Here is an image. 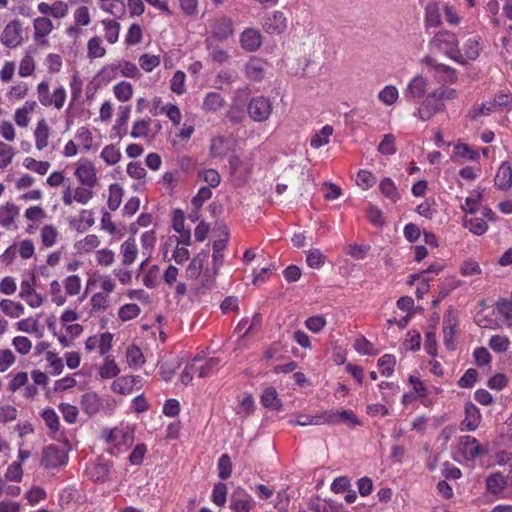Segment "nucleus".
Masks as SVG:
<instances>
[{"mask_svg": "<svg viewBox=\"0 0 512 512\" xmlns=\"http://www.w3.org/2000/svg\"><path fill=\"white\" fill-rule=\"evenodd\" d=\"M433 53H442L459 64H466V61L459 49V41L455 33L448 30L438 31L428 43Z\"/></svg>", "mask_w": 512, "mask_h": 512, "instance_id": "obj_1", "label": "nucleus"}, {"mask_svg": "<svg viewBox=\"0 0 512 512\" xmlns=\"http://www.w3.org/2000/svg\"><path fill=\"white\" fill-rule=\"evenodd\" d=\"M37 97L41 105L45 107H54L60 110L64 107L66 101V89L59 86L50 93L49 83L42 81L37 85Z\"/></svg>", "mask_w": 512, "mask_h": 512, "instance_id": "obj_2", "label": "nucleus"}, {"mask_svg": "<svg viewBox=\"0 0 512 512\" xmlns=\"http://www.w3.org/2000/svg\"><path fill=\"white\" fill-rule=\"evenodd\" d=\"M105 441L118 452H122L132 445L134 441L133 429L126 427H115L110 430L103 431Z\"/></svg>", "mask_w": 512, "mask_h": 512, "instance_id": "obj_3", "label": "nucleus"}, {"mask_svg": "<svg viewBox=\"0 0 512 512\" xmlns=\"http://www.w3.org/2000/svg\"><path fill=\"white\" fill-rule=\"evenodd\" d=\"M210 34L213 42H223L234 34L233 20L226 15H218L210 20Z\"/></svg>", "mask_w": 512, "mask_h": 512, "instance_id": "obj_4", "label": "nucleus"}, {"mask_svg": "<svg viewBox=\"0 0 512 512\" xmlns=\"http://www.w3.org/2000/svg\"><path fill=\"white\" fill-rule=\"evenodd\" d=\"M271 100L264 96L253 97L247 105V113L255 122H264L272 113Z\"/></svg>", "mask_w": 512, "mask_h": 512, "instance_id": "obj_5", "label": "nucleus"}, {"mask_svg": "<svg viewBox=\"0 0 512 512\" xmlns=\"http://www.w3.org/2000/svg\"><path fill=\"white\" fill-rule=\"evenodd\" d=\"M67 460L66 451L59 445H48L42 451L41 465L44 468H57L66 464Z\"/></svg>", "mask_w": 512, "mask_h": 512, "instance_id": "obj_6", "label": "nucleus"}, {"mask_svg": "<svg viewBox=\"0 0 512 512\" xmlns=\"http://www.w3.org/2000/svg\"><path fill=\"white\" fill-rule=\"evenodd\" d=\"M322 423L333 425L346 424L348 427L353 428L357 425H360V420L351 410H330L322 412Z\"/></svg>", "mask_w": 512, "mask_h": 512, "instance_id": "obj_7", "label": "nucleus"}, {"mask_svg": "<svg viewBox=\"0 0 512 512\" xmlns=\"http://www.w3.org/2000/svg\"><path fill=\"white\" fill-rule=\"evenodd\" d=\"M443 109L444 102L440 101L437 95L432 91L426 96L421 106L414 113V116L419 117L423 121H427Z\"/></svg>", "mask_w": 512, "mask_h": 512, "instance_id": "obj_8", "label": "nucleus"}, {"mask_svg": "<svg viewBox=\"0 0 512 512\" xmlns=\"http://www.w3.org/2000/svg\"><path fill=\"white\" fill-rule=\"evenodd\" d=\"M459 450L467 461H474L487 453V450L483 448L478 440L470 435L460 437Z\"/></svg>", "mask_w": 512, "mask_h": 512, "instance_id": "obj_9", "label": "nucleus"}, {"mask_svg": "<svg viewBox=\"0 0 512 512\" xmlns=\"http://www.w3.org/2000/svg\"><path fill=\"white\" fill-rule=\"evenodd\" d=\"M22 25L19 20L10 21L4 28L1 34V43L8 48H16L21 45Z\"/></svg>", "mask_w": 512, "mask_h": 512, "instance_id": "obj_10", "label": "nucleus"}, {"mask_svg": "<svg viewBox=\"0 0 512 512\" xmlns=\"http://www.w3.org/2000/svg\"><path fill=\"white\" fill-rule=\"evenodd\" d=\"M422 62L432 68L434 72L438 76V81L442 82H448V83H455L457 81V72L454 68L438 63L432 56H425L422 60Z\"/></svg>", "mask_w": 512, "mask_h": 512, "instance_id": "obj_11", "label": "nucleus"}, {"mask_svg": "<svg viewBox=\"0 0 512 512\" xmlns=\"http://www.w3.org/2000/svg\"><path fill=\"white\" fill-rule=\"evenodd\" d=\"M75 176L82 186H88L94 188L97 183V175L94 165L84 160L80 162L75 170Z\"/></svg>", "mask_w": 512, "mask_h": 512, "instance_id": "obj_12", "label": "nucleus"}, {"mask_svg": "<svg viewBox=\"0 0 512 512\" xmlns=\"http://www.w3.org/2000/svg\"><path fill=\"white\" fill-rule=\"evenodd\" d=\"M255 506L252 497L243 489L233 492L230 500V509L234 512H250Z\"/></svg>", "mask_w": 512, "mask_h": 512, "instance_id": "obj_13", "label": "nucleus"}, {"mask_svg": "<svg viewBox=\"0 0 512 512\" xmlns=\"http://www.w3.org/2000/svg\"><path fill=\"white\" fill-rule=\"evenodd\" d=\"M457 323H458L457 317L452 311H449L448 313H446L444 315V320H443L444 345L449 350L455 349V343H456L455 332H456Z\"/></svg>", "mask_w": 512, "mask_h": 512, "instance_id": "obj_14", "label": "nucleus"}, {"mask_svg": "<svg viewBox=\"0 0 512 512\" xmlns=\"http://www.w3.org/2000/svg\"><path fill=\"white\" fill-rule=\"evenodd\" d=\"M230 174L238 181L245 182L251 172V164L232 155L229 158Z\"/></svg>", "mask_w": 512, "mask_h": 512, "instance_id": "obj_15", "label": "nucleus"}, {"mask_svg": "<svg viewBox=\"0 0 512 512\" xmlns=\"http://www.w3.org/2000/svg\"><path fill=\"white\" fill-rule=\"evenodd\" d=\"M34 39L42 45H48L46 37L51 33L54 26L48 17H37L33 21Z\"/></svg>", "mask_w": 512, "mask_h": 512, "instance_id": "obj_16", "label": "nucleus"}, {"mask_svg": "<svg viewBox=\"0 0 512 512\" xmlns=\"http://www.w3.org/2000/svg\"><path fill=\"white\" fill-rule=\"evenodd\" d=\"M267 63L260 58H250L245 64V75L246 77L255 82L261 81L266 73Z\"/></svg>", "mask_w": 512, "mask_h": 512, "instance_id": "obj_17", "label": "nucleus"}, {"mask_svg": "<svg viewBox=\"0 0 512 512\" xmlns=\"http://www.w3.org/2000/svg\"><path fill=\"white\" fill-rule=\"evenodd\" d=\"M495 186L502 191L512 187V167L508 161L501 163L494 178Z\"/></svg>", "mask_w": 512, "mask_h": 512, "instance_id": "obj_18", "label": "nucleus"}, {"mask_svg": "<svg viewBox=\"0 0 512 512\" xmlns=\"http://www.w3.org/2000/svg\"><path fill=\"white\" fill-rule=\"evenodd\" d=\"M427 79L422 75H416L411 81L408 83L405 96L408 99H419L423 97L427 90Z\"/></svg>", "mask_w": 512, "mask_h": 512, "instance_id": "obj_19", "label": "nucleus"}, {"mask_svg": "<svg viewBox=\"0 0 512 512\" xmlns=\"http://www.w3.org/2000/svg\"><path fill=\"white\" fill-rule=\"evenodd\" d=\"M240 44L247 51H256L261 46V34L253 28L245 29L240 35Z\"/></svg>", "mask_w": 512, "mask_h": 512, "instance_id": "obj_20", "label": "nucleus"}, {"mask_svg": "<svg viewBox=\"0 0 512 512\" xmlns=\"http://www.w3.org/2000/svg\"><path fill=\"white\" fill-rule=\"evenodd\" d=\"M286 27V18L280 11H275L267 16L264 22V28L270 34H279L283 32Z\"/></svg>", "mask_w": 512, "mask_h": 512, "instance_id": "obj_21", "label": "nucleus"}, {"mask_svg": "<svg viewBox=\"0 0 512 512\" xmlns=\"http://www.w3.org/2000/svg\"><path fill=\"white\" fill-rule=\"evenodd\" d=\"M19 215V208L11 202L0 206V225L9 230Z\"/></svg>", "mask_w": 512, "mask_h": 512, "instance_id": "obj_22", "label": "nucleus"}, {"mask_svg": "<svg viewBox=\"0 0 512 512\" xmlns=\"http://www.w3.org/2000/svg\"><path fill=\"white\" fill-rule=\"evenodd\" d=\"M466 418L461 422V430L474 431L480 422L479 409L473 403H467L465 406Z\"/></svg>", "mask_w": 512, "mask_h": 512, "instance_id": "obj_23", "label": "nucleus"}, {"mask_svg": "<svg viewBox=\"0 0 512 512\" xmlns=\"http://www.w3.org/2000/svg\"><path fill=\"white\" fill-rule=\"evenodd\" d=\"M205 45L208 50L209 57L213 62L220 65L228 63L230 60L229 53L218 45V42H213L212 38L205 39Z\"/></svg>", "mask_w": 512, "mask_h": 512, "instance_id": "obj_24", "label": "nucleus"}, {"mask_svg": "<svg viewBox=\"0 0 512 512\" xmlns=\"http://www.w3.org/2000/svg\"><path fill=\"white\" fill-rule=\"evenodd\" d=\"M99 8L116 18H122L126 13V5L123 0H97Z\"/></svg>", "mask_w": 512, "mask_h": 512, "instance_id": "obj_25", "label": "nucleus"}, {"mask_svg": "<svg viewBox=\"0 0 512 512\" xmlns=\"http://www.w3.org/2000/svg\"><path fill=\"white\" fill-rule=\"evenodd\" d=\"M49 136L50 127L48 123L45 119L39 120L34 131L35 146L38 150H43L47 147Z\"/></svg>", "mask_w": 512, "mask_h": 512, "instance_id": "obj_26", "label": "nucleus"}, {"mask_svg": "<svg viewBox=\"0 0 512 512\" xmlns=\"http://www.w3.org/2000/svg\"><path fill=\"white\" fill-rule=\"evenodd\" d=\"M81 406L86 414L92 416L100 410L102 402L95 392H88L82 395Z\"/></svg>", "mask_w": 512, "mask_h": 512, "instance_id": "obj_27", "label": "nucleus"}, {"mask_svg": "<svg viewBox=\"0 0 512 512\" xmlns=\"http://www.w3.org/2000/svg\"><path fill=\"white\" fill-rule=\"evenodd\" d=\"M120 252L122 255V264L125 266H129L136 260L138 249L135 242V239L130 237L125 240L120 247Z\"/></svg>", "mask_w": 512, "mask_h": 512, "instance_id": "obj_28", "label": "nucleus"}, {"mask_svg": "<svg viewBox=\"0 0 512 512\" xmlns=\"http://www.w3.org/2000/svg\"><path fill=\"white\" fill-rule=\"evenodd\" d=\"M138 380V377L134 376H123L115 381H113L111 385V389L115 393H119L122 395L130 394L133 390V386L135 385L136 381Z\"/></svg>", "mask_w": 512, "mask_h": 512, "instance_id": "obj_29", "label": "nucleus"}, {"mask_svg": "<svg viewBox=\"0 0 512 512\" xmlns=\"http://www.w3.org/2000/svg\"><path fill=\"white\" fill-rule=\"evenodd\" d=\"M0 310L10 318H19L24 314L25 309L20 302H15L10 299H2L0 301Z\"/></svg>", "mask_w": 512, "mask_h": 512, "instance_id": "obj_30", "label": "nucleus"}, {"mask_svg": "<svg viewBox=\"0 0 512 512\" xmlns=\"http://www.w3.org/2000/svg\"><path fill=\"white\" fill-rule=\"evenodd\" d=\"M119 74L117 61L104 65L101 70L97 73L96 79L100 84H108L112 80L116 79Z\"/></svg>", "mask_w": 512, "mask_h": 512, "instance_id": "obj_31", "label": "nucleus"}, {"mask_svg": "<svg viewBox=\"0 0 512 512\" xmlns=\"http://www.w3.org/2000/svg\"><path fill=\"white\" fill-rule=\"evenodd\" d=\"M507 481L501 472H494L486 479L487 490L492 494H497L505 489Z\"/></svg>", "mask_w": 512, "mask_h": 512, "instance_id": "obj_32", "label": "nucleus"}, {"mask_svg": "<svg viewBox=\"0 0 512 512\" xmlns=\"http://www.w3.org/2000/svg\"><path fill=\"white\" fill-rule=\"evenodd\" d=\"M106 55V48L99 36L90 38L87 42V57L89 59L102 58Z\"/></svg>", "mask_w": 512, "mask_h": 512, "instance_id": "obj_33", "label": "nucleus"}, {"mask_svg": "<svg viewBox=\"0 0 512 512\" xmlns=\"http://www.w3.org/2000/svg\"><path fill=\"white\" fill-rule=\"evenodd\" d=\"M101 24L104 27L105 39L110 44H114L119 39L120 34V23L112 19H103Z\"/></svg>", "mask_w": 512, "mask_h": 512, "instance_id": "obj_34", "label": "nucleus"}, {"mask_svg": "<svg viewBox=\"0 0 512 512\" xmlns=\"http://www.w3.org/2000/svg\"><path fill=\"white\" fill-rule=\"evenodd\" d=\"M442 23V15L437 4H429L425 8V27H438Z\"/></svg>", "mask_w": 512, "mask_h": 512, "instance_id": "obj_35", "label": "nucleus"}, {"mask_svg": "<svg viewBox=\"0 0 512 512\" xmlns=\"http://www.w3.org/2000/svg\"><path fill=\"white\" fill-rule=\"evenodd\" d=\"M261 402L264 407L272 410H280L282 404L276 390L272 387L266 388L261 395Z\"/></svg>", "mask_w": 512, "mask_h": 512, "instance_id": "obj_36", "label": "nucleus"}, {"mask_svg": "<svg viewBox=\"0 0 512 512\" xmlns=\"http://www.w3.org/2000/svg\"><path fill=\"white\" fill-rule=\"evenodd\" d=\"M224 98L217 92H209L203 100V109L208 112H217L224 106Z\"/></svg>", "mask_w": 512, "mask_h": 512, "instance_id": "obj_37", "label": "nucleus"}, {"mask_svg": "<svg viewBox=\"0 0 512 512\" xmlns=\"http://www.w3.org/2000/svg\"><path fill=\"white\" fill-rule=\"evenodd\" d=\"M120 373V368L111 356H106L103 365L99 368V375L102 379L114 378Z\"/></svg>", "mask_w": 512, "mask_h": 512, "instance_id": "obj_38", "label": "nucleus"}, {"mask_svg": "<svg viewBox=\"0 0 512 512\" xmlns=\"http://www.w3.org/2000/svg\"><path fill=\"white\" fill-rule=\"evenodd\" d=\"M207 258L208 253L206 252H201L195 256L188 266L187 275L190 278H198L203 268V263L207 260Z\"/></svg>", "mask_w": 512, "mask_h": 512, "instance_id": "obj_39", "label": "nucleus"}, {"mask_svg": "<svg viewBox=\"0 0 512 512\" xmlns=\"http://www.w3.org/2000/svg\"><path fill=\"white\" fill-rule=\"evenodd\" d=\"M117 66L119 69V74L123 77L139 78L141 76V73H140V70L138 69V67L134 63H132L128 60H124V59L118 60Z\"/></svg>", "mask_w": 512, "mask_h": 512, "instance_id": "obj_40", "label": "nucleus"}, {"mask_svg": "<svg viewBox=\"0 0 512 512\" xmlns=\"http://www.w3.org/2000/svg\"><path fill=\"white\" fill-rule=\"evenodd\" d=\"M379 189H380L381 193L386 198L391 200V202H393V203H395L400 197L394 182L388 177L384 178L380 182Z\"/></svg>", "mask_w": 512, "mask_h": 512, "instance_id": "obj_41", "label": "nucleus"}, {"mask_svg": "<svg viewBox=\"0 0 512 512\" xmlns=\"http://www.w3.org/2000/svg\"><path fill=\"white\" fill-rule=\"evenodd\" d=\"M229 150H230V141L229 140H227L223 137H218V138H214L211 141L210 151L214 157L225 156Z\"/></svg>", "mask_w": 512, "mask_h": 512, "instance_id": "obj_42", "label": "nucleus"}, {"mask_svg": "<svg viewBox=\"0 0 512 512\" xmlns=\"http://www.w3.org/2000/svg\"><path fill=\"white\" fill-rule=\"evenodd\" d=\"M220 360L216 357L209 358L204 364L198 366L196 364V370L199 378H205L211 376L219 367Z\"/></svg>", "mask_w": 512, "mask_h": 512, "instance_id": "obj_43", "label": "nucleus"}, {"mask_svg": "<svg viewBox=\"0 0 512 512\" xmlns=\"http://www.w3.org/2000/svg\"><path fill=\"white\" fill-rule=\"evenodd\" d=\"M35 71V61L31 52L27 51L20 61L18 74L21 77H28Z\"/></svg>", "mask_w": 512, "mask_h": 512, "instance_id": "obj_44", "label": "nucleus"}, {"mask_svg": "<svg viewBox=\"0 0 512 512\" xmlns=\"http://www.w3.org/2000/svg\"><path fill=\"white\" fill-rule=\"evenodd\" d=\"M23 166L35 173L45 175L50 168V163L48 161H37L32 157H27L23 161Z\"/></svg>", "mask_w": 512, "mask_h": 512, "instance_id": "obj_45", "label": "nucleus"}, {"mask_svg": "<svg viewBox=\"0 0 512 512\" xmlns=\"http://www.w3.org/2000/svg\"><path fill=\"white\" fill-rule=\"evenodd\" d=\"M113 92L119 101L126 102L133 95V87L129 82L122 81L114 86Z\"/></svg>", "mask_w": 512, "mask_h": 512, "instance_id": "obj_46", "label": "nucleus"}, {"mask_svg": "<svg viewBox=\"0 0 512 512\" xmlns=\"http://www.w3.org/2000/svg\"><path fill=\"white\" fill-rule=\"evenodd\" d=\"M151 119H141L134 123L131 136L133 138H147L150 134Z\"/></svg>", "mask_w": 512, "mask_h": 512, "instance_id": "obj_47", "label": "nucleus"}, {"mask_svg": "<svg viewBox=\"0 0 512 512\" xmlns=\"http://www.w3.org/2000/svg\"><path fill=\"white\" fill-rule=\"evenodd\" d=\"M227 246V239H219L213 242V265L215 271L222 265L223 263V251Z\"/></svg>", "mask_w": 512, "mask_h": 512, "instance_id": "obj_48", "label": "nucleus"}, {"mask_svg": "<svg viewBox=\"0 0 512 512\" xmlns=\"http://www.w3.org/2000/svg\"><path fill=\"white\" fill-rule=\"evenodd\" d=\"M396 364V358L392 354H385L378 359V366L382 368L381 374L385 377H389L394 372Z\"/></svg>", "mask_w": 512, "mask_h": 512, "instance_id": "obj_49", "label": "nucleus"}, {"mask_svg": "<svg viewBox=\"0 0 512 512\" xmlns=\"http://www.w3.org/2000/svg\"><path fill=\"white\" fill-rule=\"evenodd\" d=\"M399 93L395 86L388 85L385 86L378 95V98L381 102H383L386 105H392L394 104L398 99Z\"/></svg>", "mask_w": 512, "mask_h": 512, "instance_id": "obj_50", "label": "nucleus"}, {"mask_svg": "<svg viewBox=\"0 0 512 512\" xmlns=\"http://www.w3.org/2000/svg\"><path fill=\"white\" fill-rule=\"evenodd\" d=\"M480 54V45L476 38H469L464 44V59L475 60Z\"/></svg>", "mask_w": 512, "mask_h": 512, "instance_id": "obj_51", "label": "nucleus"}, {"mask_svg": "<svg viewBox=\"0 0 512 512\" xmlns=\"http://www.w3.org/2000/svg\"><path fill=\"white\" fill-rule=\"evenodd\" d=\"M101 158L108 164L114 165L119 162L121 153L114 145H107L101 151Z\"/></svg>", "mask_w": 512, "mask_h": 512, "instance_id": "obj_52", "label": "nucleus"}, {"mask_svg": "<svg viewBox=\"0 0 512 512\" xmlns=\"http://www.w3.org/2000/svg\"><path fill=\"white\" fill-rule=\"evenodd\" d=\"M227 486L223 482H218L214 485L212 492V501L215 505L222 507L226 503Z\"/></svg>", "mask_w": 512, "mask_h": 512, "instance_id": "obj_53", "label": "nucleus"}, {"mask_svg": "<svg viewBox=\"0 0 512 512\" xmlns=\"http://www.w3.org/2000/svg\"><path fill=\"white\" fill-rule=\"evenodd\" d=\"M378 152L383 155H393L396 152L395 137L393 134H385L378 145Z\"/></svg>", "mask_w": 512, "mask_h": 512, "instance_id": "obj_54", "label": "nucleus"}, {"mask_svg": "<svg viewBox=\"0 0 512 512\" xmlns=\"http://www.w3.org/2000/svg\"><path fill=\"white\" fill-rule=\"evenodd\" d=\"M354 348L358 353L363 355L375 356L378 354V351L374 349L373 344L365 337L357 338L354 343Z\"/></svg>", "mask_w": 512, "mask_h": 512, "instance_id": "obj_55", "label": "nucleus"}, {"mask_svg": "<svg viewBox=\"0 0 512 512\" xmlns=\"http://www.w3.org/2000/svg\"><path fill=\"white\" fill-rule=\"evenodd\" d=\"M74 22L77 26L85 27L91 23V15L87 6H80L73 13Z\"/></svg>", "mask_w": 512, "mask_h": 512, "instance_id": "obj_56", "label": "nucleus"}, {"mask_svg": "<svg viewBox=\"0 0 512 512\" xmlns=\"http://www.w3.org/2000/svg\"><path fill=\"white\" fill-rule=\"evenodd\" d=\"M464 226L476 235H483L488 229V225L483 218H471L469 221L465 220Z\"/></svg>", "mask_w": 512, "mask_h": 512, "instance_id": "obj_57", "label": "nucleus"}, {"mask_svg": "<svg viewBox=\"0 0 512 512\" xmlns=\"http://www.w3.org/2000/svg\"><path fill=\"white\" fill-rule=\"evenodd\" d=\"M185 79L186 75L183 71H176L170 81L171 90L177 95H182L185 92Z\"/></svg>", "mask_w": 512, "mask_h": 512, "instance_id": "obj_58", "label": "nucleus"}, {"mask_svg": "<svg viewBox=\"0 0 512 512\" xmlns=\"http://www.w3.org/2000/svg\"><path fill=\"white\" fill-rule=\"evenodd\" d=\"M509 345L510 341L505 336L493 335L489 340V347L496 353L506 352Z\"/></svg>", "mask_w": 512, "mask_h": 512, "instance_id": "obj_59", "label": "nucleus"}, {"mask_svg": "<svg viewBox=\"0 0 512 512\" xmlns=\"http://www.w3.org/2000/svg\"><path fill=\"white\" fill-rule=\"evenodd\" d=\"M140 308L137 304H125L119 309L118 316L122 321H128L136 318L140 314Z\"/></svg>", "mask_w": 512, "mask_h": 512, "instance_id": "obj_60", "label": "nucleus"}, {"mask_svg": "<svg viewBox=\"0 0 512 512\" xmlns=\"http://www.w3.org/2000/svg\"><path fill=\"white\" fill-rule=\"evenodd\" d=\"M356 183L362 189L367 190L374 186L376 183V178L371 172L367 170H360L357 173Z\"/></svg>", "mask_w": 512, "mask_h": 512, "instance_id": "obj_61", "label": "nucleus"}, {"mask_svg": "<svg viewBox=\"0 0 512 512\" xmlns=\"http://www.w3.org/2000/svg\"><path fill=\"white\" fill-rule=\"evenodd\" d=\"M73 198L80 204H87L93 197V188L88 186L73 189Z\"/></svg>", "mask_w": 512, "mask_h": 512, "instance_id": "obj_62", "label": "nucleus"}, {"mask_svg": "<svg viewBox=\"0 0 512 512\" xmlns=\"http://www.w3.org/2000/svg\"><path fill=\"white\" fill-rule=\"evenodd\" d=\"M41 415L43 420L45 421V424L51 431H58L60 426L59 417L53 409H44Z\"/></svg>", "mask_w": 512, "mask_h": 512, "instance_id": "obj_63", "label": "nucleus"}, {"mask_svg": "<svg viewBox=\"0 0 512 512\" xmlns=\"http://www.w3.org/2000/svg\"><path fill=\"white\" fill-rule=\"evenodd\" d=\"M122 188L113 184L110 186V195L108 198V207L110 210L115 211L121 204L122 201Z\"/></svg>", "mask_w": 512, "mask_h": 512, "instance_id": "obj_64", "label": "nucleus"}]
</instances>
